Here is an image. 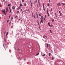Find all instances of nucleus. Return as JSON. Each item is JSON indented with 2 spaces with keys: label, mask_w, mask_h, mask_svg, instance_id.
Wrapping results in <instances>:
<instances>
[{
  "label": "nucleus",
  "mask_w": 65,
  "mask_h": 65,
  "mask_svg": "<svg viewBox=\"0 0 65 65\" xmlns=\"http://www.w3.org/2000/svg\"><path fill=\"white\" fill-rule=\"evenodd\" d=\"M2 12L4 13V14H5V9H3L2 10Z\"/></svg>",
  "instance_id": "1"
},
{
  "label": "nucleus",
  "mask_w": 65,
  "mask_h": 65,
  "mask_svg": "<svg viewBox=\"0 0 65 65\" xmlns=\"http://www.w3.org/2000/svg\"><path fill=\"white\" fill-rule=\"evenodd\" d=\"M40 20H41V21L40 22V24H41V23H43V19H41V18H40Z\"/></svg>",
  "instance_id": "2"
},
{
  "label": "nucleus",
  "mask_w": 65,
  "mask_h": 65,
  "mask_svg": "<svg viewBox=\"0 0 65 65\" xmlns=\"http://www.w3.org/2000/svg\"><path fill=\"white\" fill-rule=\"evenodd\" d=\"M6 12H7L8 11V7H6Z\"/></svg>",
  "instance_id": "3"
},
{
  "label": "nucleus",
  "mask_w": 65,
  "mask_h": 65,
  "mask_svg": "<svg viewBox=\"0 0 65 65\" xmlns=\"http://www.w3.org/2000/svg\"><path fill=\"white\" fill-rule=\"evenodd\" d=\"M15 6H13L12 7V9H13H13H15Z\"/></svg>",
  "instance_id": "4"
},
{
  "label": "nucleus",
  "mask_w": 65,
  "mask_h": 65,
  "mask_svg": "<svg viewBox=\"0 0 65 65\" xmlns=\"http://www.w3.org/2000/svg\"><path fill=\"white\" fill-rule=\"evenodd\" d=\"M21 7H20V6L18 7L17 9L18 10H19V9H20V8H21Z\"/></svg>",
  "instance_id": "5"
},
{
  "label": "nucleus",
  "mask_w": 65,
  "mask_h": 65,
  "mask_svg": "<svg viewBox=\"0 0 65 65\" xmlns=\"http://www.w3.org/2000/svg\"><path fill=\"white\" fill-rule=\"evenodd\" d=\"M60 16H62V13H60Z\"/></svg>",
  "instance_id": "6"
},
{
  "label": "nucleus",
  "mask_w": 65,
  "mask_h": 65,
  "mask_svg": "<svg viewBox=\"0 0 65 65\" xmlns=\"http://www.w3.org/2000/svg\"><path fill=\"white\" fill-rule=\"evenodd\" d=\"M37 19H39V17H38V14H37Z\"/></svg>",
  "instance_id": "7"
},
{
  "label": "nucleus",
  "mask_w": 65,
  "mask_h": 65,
  "mask_svg": "<svg viewBox=\"0 0 65 65\" xmlns=\"http://www.w3.org/2000/svg\"><path fill=\"white\" fill-rule=\"evenodd\" d=\"M48 44H47L46 45L47 48H48Z\"/></svg>",
  "instance_id": "8"
},
{
  "label": "nucleus",
  "mask_w": 65,
  "mask_h": 65,
  "mask_svg": "<svg viewBox=\"0 0 65 65\" xmlns=\"http://www.w3.org/2000/svg\"><path fill=\"white\" fill-rule=\"evenodd\" d=\"M20 7H21V6H22V3H21L20 4Z\"/></svg>",
  "instance_id": "9"
},
{
  "label": "nucleus",
  "mask_w": 65,
  "mask_h": 65,
  "mask_svg": "<svg viewBox=\"0 0 65 65\" xmlns=\"http://www.w3.org/2000/svg\"><path fill=\"white\" fill-rule=\"evenodd\" d=\"M8 32H7V34H6V36H7V35H8Z\"/></svg>",
  "instance_id": "10"
},
{
  "label": "nucleus",
  "mask_w": 65,
  "mask_h": 65,
  "mask_svg": "<svg viewBox=\"0 0 65 65\" xmlns=\"http://www.w3.org/2000/svg\"><path fill=\"white\" fill-rule=\"evenodd\" d=\"M31 3V5H30L31 6V8H32V3Z\"/></svg>",
  "instance_id": "11"
},
{
  "label": "nucleus",
  "mask_w": 65,
  "mask_h": 65,
  "mask_svg": "<svg viewBox=\"0 0 65 65\" xmlns=\"http://www.w3.org/2000/svg\"><path fill=\"white\" fill-rule=\"evenodd\" d=\"M11 11H12V10L11 9H10V13L11 12Z\"/></svg>",
  "instance_id": "12"
},
{
  "label": "nucleus",
  "mask_w": 65,
  "mask_h": 65,
  "mask_svg": "<svg viewBox=\"0 0 65 65\" xmlns=\"http://www.w3.org/2000/svg\"><path fill=\"white\" fill-rule=\"evenodd\" d=\"M51 53H49V55L50 57L51 56Z\"/></svg>",
  "instance_id": "13"
},
{
  "label": "nucleus",
  "mask_w": 65,
  "mask_h": 65,
  "mask_svg": "<svg viewBox=\"0 0 65 65\" xmlns=\"http://www.w3.org/2000/svg\"><path fill=\"white\" fill-rule=\"evenodd\" d=\"M50 31L51 33H52V30H51V29L50 30Z\"/></svg>",
  "instance_id": "14"
},
{
  "label": "nucleus",
  "mask_w": 65,
  "mask_h": 65,
  "mask_svg": "<svg viewBox=\"0 0 65 65\" xmlns=\"http://www.w3.org/2000/svg\"><path fill=\"white\" fill-rule=\"evenodd\" d=\"M49 27H53V25H50V26H49Z\"/></svg>",
  "instance_id": "15"
},
{
  "label": "nucleus",
  "mask_w": 65,
  "mask_h": 65,
  "mask_svg": "<svg viewBox=\"0 0 65 65\" xmlns=\"http://www.w3.org/2000/svg\"><path fill=\"white\" fill-rule=\"evenodd\" d=\"M42 56H45V54H44L43 55H42Z\"/></svg>",
  "instance_id": "16"
},
{
  "label": "nucleus",
  "mask_w": 65,
  "mask_h": 65,
  "mask_svg": "<svg viewBox=\"0 0 65 65\" xmlns=\"http://www.w3.org/2000/svg\"><path fill=\"white\" fill-rule=\"evenodd\" d=\"M39 53H38L37 54H36V56H38V55H39Z\"/></svg>",
  "instance_id": "17"
},
{
  "label": "nucleus",
  "mask_w": 65,
  "mask_h": 65,
  "mask_svg": "<svg viewBox=\"0 0 65 65\" xmlns=\"http://www.w3.org/2000/svg\"><path fill=\"white\" fill-rule=\"evenodd\" d=\"M48 25L49 26H50V23H48Z\"/></svg>",
  "instance_id": "18"
},
{
  "label": "nucleus",
  "mask_w": 65,
  "mask_h": 65,
  "mask_svg": "<svg viewBox=\"0 0 65 65\" xmlns=\"http://www.w3.org/2000/svg\"><path fill=\"white\" fill-rule=\"evenodd\" d=\"M41 19H43V16L42 15Z\"/></svg>",
  "instance_id": "19"
},
{
  "label": "nucleus",
  "mask_w": 65,
  "mask_h": 65,
  "mask_svg": "<svg viewBox=\"0 0 65 65\" xmlns=\"http://www.w3.org/2000/svg\"><path fill=\"white\" fill-rule=\"evenodd\" d=\"M39 16H40V17H41V13H40L39 14Z\"/></svg>",
  "instance_id": "20"
},
{
  "label": "nucleus",
  "mask_w": 65,
  "mask_h": 65,
  "mask_svg": "<svg viewBox=\"0 0 65 65\" xmlns=\"http://www.w3.org/2000/svg\"><path fill=\"white\" fill-rule=\"evenodd\" d=\"M24 5L25 6H26V4L25 3L24 4Z\"/></svg>",
  "instance_id": "21"
},
{
  "label": "nucleus",
  "mask_w": 65,
  "mask_h": 65,
  "mask_svg": "<svg viewBox=\"0 0 65 65\" xmlns=\"http://www.w3.org/2000/svg\"><path fill=\"white\" fill-rule=\"evenodd\" d=\"M54 57H52V60H54Z\"/></svg>",
  "instance_id": "22"
},
{
  "label": "nucleus",
  "mask_w": 65,
  "mask_h": 65,
  "mask_svg": "<svg viewBox=\"0 0 65 65\" xmlns=\"http://www.w3.org/2000/svg\"><path fill=\"white\" fill-rule=\"evenodd\" d=\"M43 8L44 11H45V8H44V7H43Z\"/></svg>",
  "instance_id": "23"
},
{
  "label": "nucleus",
  "mask_w": 65,
  "mask_h": 65,
  "mask_svg": "<svg viewBox=\"0 0 65 65\" xmlns=\"http://www.w3.org/2000/svg\"><path fill=\"white\" fill-rule=\"evenodd\" d=\"M11 20H13V17H11Z\"/></svg>",
  "instance_id": "24"
},
{
  "label": "nucleus",
  "mask_w": 65,
  "mask_h": 65,
  "mask_svg": "<svg viewBox=\"0 0 65 65\" xmlns=\"http://www.w3.org/2000/svg\"><path fill=\"white\" fill-rule=\"evenodd\" d=\"M19 11H18L17 12V13H19Z\"/></svg>",
  "instance_id": "25"
},
{
  "label": "nucleus",
  "mask_w": 65,
  "mask_h": 65,
  "mask_svg": "<svg viewBox=\"0 0 65 65\" xmlns=\"http://www.w3.org/2000/svg\"><path fill=\"white\" fill-rule=\"evenodd\" d=\"M54 19H53L52 20V22H54Z\"/></svg>",
  "instance_id": "26"
},
{
  "label": "nucleus",
  "mask_w": 65,
  "mask_h": 65,
  "mask_svg": "<svg viewBox=\"0 0 65 65\" xmlns=\"http://www.w3.org/2000/svg\"><path fill=\"white\" fill-rule=\"evenodd\" d=\"M22 2H24V0H22Z\"/></svg>",
  "instance_id": "27"
},
{
  "label": "nucleus",
  "mask_w": 65,
  "mask_h": 65,
  "mask_svg": "<svg viewBox=\"0 0 65 65\" xmlns=\"http://www.w3.org/2000/svg\"><path fill=\"white\" fill-rule=\"evenodd\" d=\"M23 10L22 9H21V11H23Z\"/></svg>",
  "instance_id": "28"
},
{
  "label": "nucleus",
  "mask_w": 65,
  "mask_h": 65,
  "mask_svg": "<svg viewBox=\"0 0 65 65\" xmlns=\"http://www.w3.org/2000/svg\"><path fill=\"white\" fill-rule=\"evenodd\" d=\"M62 4H63V5H65V4H64V3H62Z\"/></svg>",
  "instance_id": "29"
},
{
  "label": "nucleus",
  "mask_w": 65,
  "mask_h": 65,
  "mask_svg": "<svg viewBox=\"0 0 65 65\" xmlns=\"http://www.w3.org/2000/svg\"><path fill=\"white\" fill-rule=\"evenodd\" d=\"M5 1V0H4L3 1V2H4Z\"/></svg>",
  "instance_id": "30"
},
{
  "label": "nucleus",
  "mask_w": 65,
  "mask_h": 65,
  "mask_svg": "<svg viewBox=\"0 0 65 65\" xmlns=\"http://www.w3.org/2000/svg\"><path fill=\"white\" fill-rule=\"evenodd\" d=\"M49 4H47V6H49Z\"/></svg>",
  "instance_id": "31"
},
{
  "label": "nucleus",
  "mask_w": 65,
  "mask_h": 65,
  "mask_svg": "<svg viewBox=\"0 0 65 65\" xmlns=\"http://www.w3.org/2000/svg\"><path fill=\"white\" fill-rule=\"evenodd\" d=\"M55 13V15H56V16H57V14H56L57 13Z\"/></svg>",
  "instance_id": "32"
},
{
  "label": "nucleus",
  "mask_w": 65,
  "mask_h": 65,
  "mask_svg": "<svg viewBox=\"0 0 65 65\" xmlns=\"http://www.w3.org/2000/svg\"><path fill=\"white\" fill-rule=\"evenodd\" d=\"M8 6H10V5L9 4L8 5Z\"/></svg>",
  "instance_id": "33"
},
{
  "label": "nucleus",
  "mask_w": 65,
  "mask_h": 65,
  "mask_svg": "<svg viewBox=\"0 0 65 65\" xmlns=\"http://www.w3.org/2000/svg\"><path fill=\"white\" fill-rule=\"evenodd\" d=\"M43 7H44V4H43Z\"/></svg>",
  "instance_id": "34"
},
{
  "label": "nucleus",
  "mask_w": 65,
  "mask_h": 65,
  "mask_svg": "<svg viewBox=\"0 0 65 65\" xmlns=\"http://www.w3.org/2000/svg\"><path fill=\"white\" fill-rule=\"evenodd\" d=\"M49 14H50V13H48V17H50V15H49Z\"/></svg>",
  "instance_id": "35"
},
{
  "label": "nucleus",
  "mask_w": 65,
  "mask_h": 65,
  "mask_svg": "<svg viewBox=\"0 0 65 65\" xmlns=\"http://www.w3.org/2000/svg\"><path fill=\"white\" fill-rule=\"evenodd\" d=\"M11 16V15H10L9 16V19L10 18Z\"/></svg>",
  "instance_id": "36"
},
{
  "label": "nucleus",
  "mask_w": 65,
  "mask_h": 65,
  "mask_svg": "<svg viewBox=\"0 0 65 65\" xmlns=\"http://www.w3.org/2000/svg\"><path fill=\"white\" fill-rule=\"evenodd\" d=\"M34 17L35 19V15L34 16Z\"/></svg>",
  "instance_id": "37"
},
{
  "label": "nucleus",
  "mask_w": 65,
  "mask_h": 65,
  "mask_svg": "<svg viewBox=\"0 0 65 65\" xmlns=\"http://www.w3.org/2000/svg\"><path fill=\"white\" fill-rule=\"evenodd\" d=\"M33 13H32V16L33 17Z\"/></svg>",
  "instance_id": "38"
},
{
  "label": "nucleus",
  "mask_w": 65,
  "mask_h": 65,
  "mask_svg": "<svg viewBox=\"0 0 65 65\" xmlns=\"http://www.w3.org/2000/svg\"><path fill=\"white\" fill-rule=\"evenodd\" d=\"M17 15L15 17V18H17Z\"/></svg>",
  "instance_id": "39"
},
{
  "label": "nucleus",
  "mask_w": 65,
  "mask_h": 65,
  "mask_svg": "<svg viewBox=\"0 0 65 65\" xmlns=\"http://www.w3.org/2000/svg\"><path fill=\"white\" fill-rule=\"evenodd\" d=\"M31 0L30 1V3H31Z\"/></svg>",
  "instance_id": "40"
},
{
  "label": "nucleus",
  "mask_w": 65,
  "mask_h": 65,
  "mask_svg": "<svg viewBox=\"0 0 65 65\" xmlns=\"http://www.w3.org/2000/svg\"><path fill=\"white\" fill-rule=\"evenodd\" d=\"M43 38H44V36H43Z\"/></svg>",
  "instance_id": "41"
},
{
  "label": "nucleus",
  "mask_w": 65,
  "mask_h": 65,
  "mask_svg": "<svg viewBox=\"0 0 65 65\" xmlns=\"http://www.w3.org/2000/svg\"><path fill=\"white\" fill-rule=\"evenodd\" d=\"M21 20V19H19L18 20V21H20V20Z\"/></svg>",
  "instance_id": "42"
},
{
  "label": "nucleus",
  "mask_w": 65,
  "mask_h": 65,
  "mask_svg": "<svg viewBox=\"0 0 65 65\" xmlns=\"http://www.w3.org/2000/svg\"><path fill=\"white\" fill-rule=\"evenodd\" d=\"M44 20H45V18H44Z\"/></svg>",
  "instance_id": "43"
},
{
  "label": "nucleus",
  "mask_w": 65,
  "mask_h": 65,
  "mask_svg": "<svg viewBox=\"0 0 65 65\" xmlns=\"http://www.w3.org/2000/svg\"><path fill=\"white\" fill-rule=\"evenodd\" d=\"M5 42H6V40H5Z\"/></svg>",
  "instance_id": "44"
},
{
  "label": "nucleus",
  "mask_w": 65,
  "mask_h": 65,
  "mask_svg": "<svg viewBox=\"0 0 65 65\" xmlns=\"http://www.w3.org/2000/svg\"><path fill=\"white\" fill-rule=\"evenodd\" d=\"M24 12V11L22 12V14H23V12Z\"/></svg>",
  "instance_id": "45"
},
{
  "label": "nucleus",
  "mask_w": 65,
  "mask_h": 65,
  "mask_svg": "<svg viewBox=\"0 0 65 65\" xmlns=\"http://www.w3.org/2000/svg\"><path fill=\"white\" fill-rule=\"evenodd\" d=\"M44 37V38H45V37H46V36H45H45Z\"/></svg>",
  "instance_id": "46"
},
{
  "label": "nucleus",
  "mask_w": 65,
  "mask_h": 65,
  "mask_svg": "<svg viewBox=\"0 0 65 65\" xmlns=\"http://www.w3.org/2000/svg\"><path fill=\"white\" fill-rule=\"evenodd\" d=\"M59 13H60V11H59Z\"/></svg>",
  "instance_id": "47"
},
{
  "label": "nucleus",
  "mask_w": 65,
  "mask_h": 65,
  "mask_svg": "<svg viewBox=\"0 0 65 65\" xmlns=\"http://www.w3.org/2000/svg\"><path fill=\"white\" fill-rule=\"evenodd\" d=\"M34 25H35V26H36V25L35 24H34Z\"/></svg>",
  "instance_id": "48"
},
{
  "label": "nucleus",
  "mask_w": 65,
  "mask_h": 65,
  "mask_svg": "<svg viewBox=\"0 0 65 65\" xmlns=\"http://www.w3.org/2000/svg\"><path fill=\"white\" fill-rule=\"evenodd\" d=\"M36 3V2H37V1L36 0V2H35Z\"/></svg>",
  "instance_id": "49"
},
{
  "label": "nucleus",
  "mask_w": 65,
  "mask_h": 65,
  "mask_svg": "<svg viewBox=\"0 0 65 65\" xmlns=\"http://www.w3.org/2000/svg\"><path fill=\"white\" fill-rule=\"evenodd\" d=\"M5 33H6V32H5L4 34L5 35Z\"/></svg>",
  "instance_id": "50"
},
{
  "label": "nucleus",
  "mask_w": 65,
  "mask_h": 65,
  "mask_svg": "<svg viewBox=\"0 0 65 65\" xmlns=\"http://www.w3.org/2000/svg\"><path fill=\"white\" fill-rule=\"evenodd\" d=\"M8 21H9V20H8L7 21V22H8Z\"/></svg>",
  "instance_id": "51"
},
{
  "label": "nucleus",
  "mask_w": 65,
  "mask_h": 65,
  "mask_svg": "<svg viewBox=\"0 0 65 65\" xmlns=\"http://www.w3.org/2000/svg\"><path fill=\"white\" fill-rule=\"evenodd\" d=\"M1 3H0V7H1Z\"/></svg>",
  "instance_id": "52"
},
{
  "label": "nucleus",
  "mask_w": 65,
  "mask_h": 65,
  "mask_svg": "<svg viewBox=\"0 0 65 65\" xmlns=\"http://www.w3.org/2000/svg\"><path fill=\"white\" fill-rule=\"evenodd\" d=\"M49 2H50V0H49Z\"/></svg>",
  "instance_id": "53"
},
{
  "label": "nucleus",
  "mask_w": 65,
  "mask_h": 65,
  "mask_svg": "<svg viewBox=\"0 0 65 65\" xmlns=\"http://www.w3.org/2000/svg\"><path fill=\"white\" fill-rule=\"evenodd\" d=\"M60 6H61V4H60V3H59Z\"/></svg>",
  "instance_id": "54"
},
{
  "label": "nucleus",
  "mask_w": 65,
  "mask_h": 65,
  "mask_svg": "<svg viewBox=\"0 0 65 65\" xmlns=\"http://www.w3.org/2000/svg\"><path fill=\"white\" fill-rule=\"evenodd\" d=\"M45 18H46V15H45Z\"/></svg>",
  "instance_id": "55"
},
{
  "label": "nucleus",
  "mask_w": 65,
  "mask_h": 65,
  "mask_svg": "<svg viewBox=\"0 0 65 65\" xmlns=\"http://www.w3.org/2000/svg\"><path fill=\"white\" fill-rule=\"evenodd\" d=\"M39 5H40V2L39 3Z\"/></svg>",
  "instance_id": "56"
},
{
  "label": "nucleus",
  "mask_w": 65,
  "mask_h": 65,
  "mask_svg": "<svg viewBox=\"0 0 65 65\" xmlns=\"http://www.w3.org/2000/svg\"><path fill=\"white\" fill-rule=\"evenodd\" d=\"M59 4H58V5H57V6H59Z\"/></svg>",
  "instance_id": "57"
},
{
  "label": "nucleus",
  "mask_w": 65,
  "mask_h": 65,
  "mask_svg": "<svg viewBox=\"0 0 65 65\" xmlns=\"http://www.w3.org/2000/svg\"><path fill=\"white\" fill-rule=\"evenodd\" d=\"M46 38L47 39V37H46Z\"/></svg>",
  "instance_id": "58"
},
{
  "label": "nucleus",
  "mask_w": 65,
  "mask_h": 65,
  "mask_svg": "<svg viewBox=\"0 0 65 65\" xmlns=\"http://www.w3.org/2000/svg\"><path fill=\"white\" fill-rule=\"evenodd\" d=\"M29 9H28V10L27 11H29Z\"/></svg>",
  "instance_id": "59"
},
{
  "label": "nucleus",
  "mask_w": 65,
  "mask_h": 65,
  "mask_svg": "<svg viewBox=\"0 0 65 65\" xmlns=\"http://www.w3.org/2000/svg\"><path fill=\"white\" fill-rule=\"evenodd\" d=\"M47 12H48V10H47Z\"/></svg>",
  "instance_id": "60"
},
{
  "label": "nucleus",
  "mask_w": 65,
  "mask_h": 65,
  "mask_svg": "<svg viewBox=\"0 0 65 65\" xmlns=\"http://www.w3.org/2000/svg\"><path fill=\"white\" fill-rule=\"evenodd\" d=\"M51 11H52V9H51Z\"/></svg>",
  "instance_id": "61"
},
{
  "label": "nucleus",
  "mask_w": 65,
  "mask_h": 65,
  "mask_svg": "<svg viewBox=\"0 0 65 65\" xmlns=\"http://www.w3.org/2000/svg\"><path fill=\"white\" fill-rule=\"evenodd\" d=\"M39 6H40V5H39Z\"/></svg>",
  "instance_id": "62"
},
{
  "label": "nucleus",
  "mask_w": 65,
  "mask_h": 65,
  "mask_svg": "<svg viewBox=\"0 0 65 65\" xmlns=\"http://www.w3.org/2000/svg\"><path fill=\"white\" fill-rule=\"evenodd\" d=\"M47 14H48V12H47Z\"/></svg>",
  "instance_id": "63"
},
{
  "label": "nucleus",
  "mask_w": 65,
  "mask_h": 65,
  "mask_svg": "<svg viewBox=\"0 0 65 65\" xmlns=\"http://www.w3.org/2000/svg\"><path fill=\"white\" fill-rule=\"evenodd\" d=\"M56 17L57 18V16H56Z\"/></svg>",
  "instance_id": "64"
}]
</instances>
